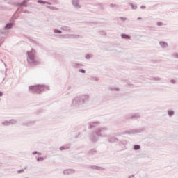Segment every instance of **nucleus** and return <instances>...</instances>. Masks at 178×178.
Wrapping results in <instances>:
<instances>
[{
    "mask_svg": "<svg viewBox=\"0 0 178 178\" xmlns=\"http://www.w3.org/2000/svg\"><path fill=\"white\" fill-rule=\"evenodd\" d=\"M138 20H140V19H141V18H138Z\"/></svg>",
    "mask_w": 178,
    "mask_h": 178,
    "instance_id": "c85d7f7f",
    "label": "nucleus"
},
{
    "mask_svg": "<svg viewBox=\"0 0 178 178\" xmlns=\"http://www.w3.org/2000/svg\"><path fill=\"white\" fill-rule=\"evenodd\" d=\"M45 88H45V86H40V85L33 87V90H36L37 91H40V92L41 91H45Z\"/></svg>",
    "mask_w": 178,
    "mask_h": 178,
    "instance_id": "20e7f679",
    "label": "nucleus"
},
{
    "mask_svg": "<svg viewBox=\"0 0 178 178\" xmlns=\"http://www.w3.org/2000/svg\"><path fill=\"white\" fill-rule=\"evenodd\" d=\"M138 118H140V115H138V114H135L131 116V119H138Z\"/></svg>",
    "mask_w": 178,
    "mask_h": 178,
    "instance_id": "f8f14e48",
    "label": "nucleus"
},
{
    "mask_svg": "<svg viewBox=\"0 0 178 178\" xmlns=\"http://www.w3.org/2000/svg\"><path fill=\"white\" fill-rule=\"evenodd\" d=\"M44 157H42V156L38 157L37 159L38 162H42V161H44Z\"/></svg>",
    "mask_w": 178,
    "mask_h": 178,
    "instance_id": "4468645a",
    "label": "nucleus"
},
{
    "mask_svg": "<svg viewBox=\"0 0 178 178\" xmlns=\"http://www.w3.org/2000/svg\"><path fill=\"white\" fill-rule=\"evenodd\" d=\"M33 124H35V121H30L29 122H26L25 124V126H33Z\"/></svg>",
    "mask_w": 178,
    "mask_h": 178,
    "instance_id": "9b49d317",
    "label": "nucleus"
},
{
    "mask_svg": "<svg viewBox=\"0 0 178 178\" xmlns=\"http://www.w3.org/2000/svg\"><path fill=\"white\" fill-rule=\"evenodd\" d=\"M63 173V175H74V173H76V170L74 169L64 170Z\"/></svg>",
    "mask_w": 178,
    "mask_h": 178,
    "instance_id": "39448f33",
    "label": "nucleus"
},
{
    "mask_svg": "<svg viewBox=\"0 0 178 178\" xmlns=\"http://www.w3.org/2000/svg\"><path fill=\"white\" fill-rule=\"evenodd\" d=\"M3 95V93L2 92H0V97H2Z\"/></svg>",
    "mask_w": 178,
    "mask_h": 178,
    "instance_id": "a878e982",
    "label": "nucleus"
},
{
    "mask_svg": "<svg viewBox=\"0 0 178 178\" xmlns=\"http://www.w3.org/2000/svg\"><path fill=\"white\" fill-rule=\"evenodd\" d=\"M17 123V120H10V121L5 120L2 122V125L3 126H12L13 124H16Z\"/></svg>",
    "mask_w": 178,
    "mask_h": 178,
    "instance_id": "7ed1b4c3",
    "label": "nucleus"
},
{
    "mask_svg": "<svg viewBox=\"0 0 178 178\" xmlns=\"http://www.w3.org/2000/svg\"><path fill=\"white\" fill-rule=\"evenodd\" d=\"M134 151H138V149H141V146L140 145H134Z\"/></svg>",
    "mask_w": 178,
    "mask_h": 178,
    "instance_id": "9d476101",
    "label": "nucleus"
},
{
    "mask_svg": "<svg viewBox=\"0 0 178 178\" xmlns=\"http://www.w3.org/2000/svg\"><path fill=\"white\" fill-rule=\"evenodd\" d=\"M168 115L170 116V118H172V116L175 115V112H168Z\"/></svg>",
    "mask_w": 178,
    "mask_h": 178,
    "instance_id": "2eb2a0df",
    "label": "nucleus"
},
{
    "mask_svg": "<svg viewBox=\"0 0 178 178\" xmlns=\"http://www.w3.org/2000/svg\"><path fill=\"white\" fill-rule=\"evenodd\" d=\"M38 3H44V4L47 3V5H51V3L44 1H41V0H38Z\"/></svg>",
    "mask_w": 178,
    "mask_h": 178,
    "instance_id": "ddd939ff",
    "label": "nucleus"
},
{
    "mask_svg": "<svg viewBox=\"0 0 178 178\" xmlns=\"http://www.w3.org/2000/svg\"><path fill=\"white\" fill-rule=\"evenodd\" d=\"M118 141H119V139L113 136L108 139V143H118Z\"/></svg>",
    "mask_w": 178,
    "mask_h": 178,
    "instance_id": "1a4fd4ad",
    "label": "nucleus"
},
{
    "mask_svg": "<svg viewBox=\"0 0 178 178\" xmlns=\"http://www.w3.org/2000/svg\"><path fill=\"white\" fill-rule=\"evenodd\" d=\"M161 45H163V47H168V44H166L165 42H161Z\"/></svg>",
    "mask_w": 178,
    "mask_h": 178,
    "instance_id": "4be33fe9",
    "label": "nucleus"
},
{
    "mask_svg": "<svg viewBox=\"0 0 178 178\" xmlns=\"http://www.w3.org/2000/svg\"><path fill=\"white\" fill-rule=\"evenodd\" d=\"M38 155H42V154L41 152H38Z\"/></svg>",
    "mask_w": 178,
    "mask_h": 178,
    "instance_id": "bb28decb",
    "label": "nucleus"
},
{
    "mask_svg": "<svg viewBox=\"0 0 178 178\" xmlns=\"http://www.w3.org/2000/svg\"><path fill=\"white\" fill-rule=\"evenodd\" d=\"M142 131H143V129H141V130L129 129L128 131H125L122 134V135H125V134H128V135L137 134L138 133H142Z\"/></svg>",
    "mask_w": 178,
    "mask_h": 178,
    "instance_id": "f03ea898",
    "label": "nucleus"
},
{
    "mask_svg": "<svg viewBox=\"0 0 178 178\" xmlns=\"http://www.w3.org/2000/svg\"><path fill=\"white\" fill-rule=\"evenodd\" d=\"M97 152L96 149H92L88 152V155L89 156H92V155H97Z\"/></svg>",
    "mask_w": 178,
    "mask_h": 178,
    "instance_id": "0eeeda50",
    "label": "nucleus"
},
{
    "mask_svg": "<svg viewBox=\"0 0 178 178\" xmlns=\"http://www.w3.org/2000/svg\"><path fill=\"white\" fill-rule=\"evenodd\" d=\"M6 27V29H11L12 28V24H8Z\"/></svg>",
    "mask_w": 178,
    "mask_h": 178,
    "instance_id": "6ab92c4d",
    "label": "nucleus"
},
{
    "mask_svg": "<svg viewBox=\"0 0 178 178\" xmlns=\"http://www.w3.org/2000/svg\"><path fill=\"white\" fill-rule=\"evenodd\" d=\"M54 33H56L57 34H62V31L60 30H55Z\"/></svg>",
    "mask_w": 178,
    "mask_h": 178,
    "instance_id": "f3484780",
    "label": "nucleus"
},
{
    "mask_svg": "<svg viewBox=\"0 0 178 178\" xmlns=\"http://www.w3.org/2000/svg\"><path fill=\"white\" fill-rule=\"evenodd\" d=\"M23 172H24V170L22 169V170H19L17 172V173H23Z\"/></svg>",
    "mask_w": 178,
    "mask_h": 178,
    "instance_id": "412c9836",
    "label": "nucleus"
},
{
    "mask_svg": "<svg viewBox=\"0 0 178 178\" xmlns=\"http://www.w3.org/2000/svg\"><path fill=\"white\" fill-rule=\"evenodd\" d=\"M95 124H99V122H90L88 124L89 129H93V127H96Z\"/></svg>",
    "mask_w": 178,
    "mask_h": 178,
    "instance_id": "6e6552de",
    "label": "nucleus"
},
{
    "mask_svg": "<svg viewBox=\"0 0 178 178\" xmlns=\"http://www.w3.org/2000/svg\"><path fill=\"white\" fill-rule=\"evenodd\" d=\"M122 37L123 38H128V40H130V36H127V35H122Z\"/></svg>",
    "mask_w": 178,
    "mask_h": 178,
    "instance_id": "a211bd4d",
    "label": "nucleus"
},
{
    "mask_svg": "<svg viewBox=\"0 0 178 178\" xmlns=\"http://www.w3.org/2000/svg\"><path fill=\"white\" fill-rule=\"evenodd\" d=\"M64 149H67V148L65 146H61L60 147V151H64Z\"/></svg>",
    "mask_w": 178,
    "mask_h": 178,
    "instance_id": "dca6fc26",
    "label": "nucleus"
},
{
    "mask_svg": "<svg viewBox=\"0 0 178 178\" xmlns=\"http://www.w3.org/2000/svg\"><path fill=\"white\" fill-rule=\"evenodd\" d=\"M33 155H37V154H38V152H37V151H34V152H33Z\"/></svg>",
    "mask_w": 178,
    "mask_h": 178,
    "instance_id": "5701e85b",
    "label": "nucleus"
},
{
    "mask_svg": "<svg viewBox=\"0 0 178 178\" xmlns=\"http://www.w3.org/2000/svg\"><path fill=\"white\" fill-rule=\"evenodd\" d=\"M122 144H123L124 145H125V144H126V141H125V140H124V141H121V142H120V145H122Z\"/></svg>",
    "mask_w": 178,
    "mask_h": 178,
    "instance_id": "aec40b11",
    "label": "nucleus"
},
{
    "mask_svg": "<svg viewBox=\"0 0 178 178\" xmlns=\"http://www.w3.org/2000/svg\"><path fill=\"white\" fill-rule=\"evenodd\" d=\"M131 177H134V175H131L128 176V178H131Z\"/></svg>",
    "mask_w": 178,
    "mask_h": 178,
    "instance_id": "b1692460",
    "label": "nucleus"
},
{
    "mask_svg": "<svg viewBox=\"0 0 178 178\" xmlns=\"http://www.w3.org/2000/svg\"><path fill=\"white\" fill-rule=\"evenodd\" d=\"M106 130V128H99L96 131H93L89 136V138L92 143H97L99 138L98 137H103L102 133Z\"/></svg>",
    "mask_w": 178,
    "mask_h": 178,
    "instance_id": "f257e3e1",
    "label": "nucleus"
},
{
    "mask_svg": "<svg viewBox=\"0 0 178 178\" xmlns=\"http://www.w3.org/2000/svg\"><path fill=\"white\" fill-rule=\"evenodd\" d=\"M0 166H2V163H0Z\"/></svg>",
    "mask_w": 178,
    "mask_h": 178,
    "instance_id": "cd10ccee",
    "label": "nucleus"
},
{
    "mask_svg": "<svg viewBox=\"0 0 178 178\" xmlns=\"http://www.w3.org/2000/svg\"><path fill=\"white\" fill-rule=\"evenodd\" d=\"M81 73H86V71L84 70H80Z\"/></svg>",
    "mask_w": 178,
    "mask_h": 178,
    "instance_id": "393cba45",
    "label": "nucleus"
},
{
    "mask_svg": "<svg viewBox=\"0 0 178 178\" xmlns=\"http://www.w3.org/2000/svg\"><path fill=\"white\" fill-rule=\"evenodd\" d=\"M89 169H93V170H105L104 168L97 165H90Z\"/></svg>",
    "mask_w": 178,
    "mask_h": 178,
    "instance_id": "423d86ee",
    "label": "nucleus"
}]
</instances>
